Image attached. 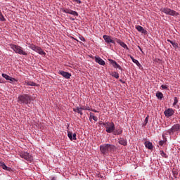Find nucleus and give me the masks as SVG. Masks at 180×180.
I'll use <instances>...</instances> for the list:
<instances>
[{
  "mask_svg": "<svg viewBox=\"0 0 180 180\" xmlns=\"http://www.w3.org/2000/svg\"><path fill=\"white\" fill-rule=\"evenodd\" d=\"M160 155H162V157H164L165 158H168V155H167V153H164V151H160Z\"/></svg>",
  "mask_w": 180,
  "mask_h": 180,
  "instance_id": "nucleus-31",
  "label": "nucleus"
},
{
  "mask_svg": "<svg viewBox=\"0 0 180 180\" xmlns=\"http://www.w3.org/2000/svg\"><path fill=\"white\" fill-rule=\"evenodd\" d=\"M79 39L82 41H85V38L84 37H79Z\"/></svg>",
  "mask_w": 180,
  "mask_h": 180,
  "instance_id": "nucleus-38",
  "label": "nucleus"
},
{
  "mask_svg": "<svg viewBox=\"0 0 180 180\" xmlns=\"http://www.w3.org/2000/svg\"><path fill=\"white\" fill-rule=\"evenodd\" d=\"M32 101V97L29 94L20 95L18 97V103H23L24 105H27Z\"/></svg>",
  "mask_w": 180,
  "mask_h": 180,
  "instance_id": "nucleus-2",
  "label": "nucleus"
},
{
  "mask_svg": "<svg viewBox=\"0 0 180 180\" xmlns=\"http://www.w3.org/2000/svg\"><path fill=\"white\" fill-rule=\"evenodd\" d=\"M58 74L59 75H62V77H63V78H65L66 79H70V78H71V73L68 72L60 70L58 72Z\"/></svg>",
  "mask_w": 180,
  "mask_h": 180,
  "instance_id": "nucleus-11",
  "label": "nucleus"
},
{
  "mask_svg": "<svg viewBox=\"0 0 180 180\" xmlns=\"http://www.w3.org/2000/svg\"><path fill=\"white\" fill-rule=\"evenodd\" d=\"M156 96L158 98V99H162V98H164V94H162L161 92L158 91L156 93Z\"/></svg>",
  "mask_w": 180,
  "mask_h": 180,
  "instance_id": "nucleus-25",
  "label": "nucleus"
},
{
  "mask_svg": "<svg viewBox=\"0 0 180 180\" xmlns=\"http://www.w3.org/2000/svg\"><path fill=\"white\" fill-rule=\"evenodd\" d=\"M19 155L21 158L26 160V161H32V160H33L30 154H29L27 152H20Z\"/></svg>",
  "mask_w": 180,
  "mask_h": 180,
  "instance_id": "nucleus-8",
  "label": "nucleus"
},
{
  "mask_svg": "<svg viewBox=\"0 0 180 180\" xmlns=\"http://www.w3.org/2000/svg\"><path fill=\"white\" fill-rule=\"evenodd\" d=\"M27 85L29 86H36V83L33 82H26Z\"/></svg>",
  "mask_w": 180,
  "mask_h": 180,
  "instance_id": "nucleus-26",
  "label": "nucleus"
},
{
  "mask_svg": "<svg viewBox=\"0 0 180 180\" xmlns=\"http://www.w3.org/2000/svg\"><path fill=\"white\" fill-rule=\"evenodd\" d=\"M167 41L170 43L174 49H178V43L175 42V41H171L170 39H167Z\"/></svg>",
  "mask_w": 180,
  "mask_h": 180,
  "instance_id": "nucleus-21",
  "label": "nucleus"
},
{
  "mask_svg": "<svg viewBox=\"0 0 180 180\" xmlns=\"http://www.w3.org/2000/svg\"><path fill=\"white\" fill-rule=\"evenodd\" d=\"M72 20H74V18H72Z\"/></svg>",
  "mask_w": 180,
  "mask_h": 180,
  "instance_id": "nucleus-45",
  "label": "nucleus"
},
{
  "mask_svg": "<svg viewBox=\"0 0 180 180\" xmlns=\"http://www.w3.org/2000/svg\"><path fill=\"white\" fill-rule=\"evenodd\" d=\"M10 47L17 54H20L22 56H27V53H26V51H23V49L22 48V46H20L19 45L10 44Z\"/></svg>",
  "mask_w": 180,
  "mask_h": 180,
  "instance_id": "nucleus-3",
  "label": "nucleus"
},
{
  "mask_svg": "<svg viewBox=\"0 0 180 180\" xmlns=\"http://www.w3.org/2000/svg\"><path fill=\"white\" fill-rule=\"evenodd\" d=\"M179 130H180V124H176L173 125L171 129L167 130V133H169L170 136H172L174 133H178Z\"/></svg>",
  "mask_w": 180,
  "mask_h": 180,
  "instance_id": "nucleus-6",
  "label": "nucleus"
},
{
  "mask_svg": "<svg viewBox=\"0 0 180 180\" xmlns=\"http://www.w3.org/2000/svg\"><path fill=\"white\" fill-rule=\"evenodd\" d=\"M103 126L105 127L107 133H113L115 130V123L113 122H104Z\"/></svg>",
  "mask_w": 180,
  "mask_h": 180,
  "instance_id": "nucleus-4",
  "label": "nucleus"
},
{
  "mask_svg": "<svg viewBox=\"0 0 180 180\" xmlns=\"http://www.w3.org/2000/svg\"><path fill=\"white\" fill-rule=\"evenodd\" d=\"M0 20H1L2 22H5V17H4V15H2L1 13L0 14Z\"/></svg>",
  "mask_w": 180,
  "mask_h": 180,
  "instance_id": "nucleus-33",
  "label": "nucleus"
},
{
  "mask_svg": "<svg viewBox=\"0 0 180 180\" xmlns=\"http://www.w3.org/2000/svg\"><path fill=\"white\" fill-rule=\"evenodd\" d=\"M114 136H119L120 134H122L123 133V130L119 129L117 131H113Z\"/></svg>",
  "mask_w": 180,
  "mask_h": 180,
  "instance_id": "nucleus-23",
  "label": "nucleus"
},
{
  "mask_svg": "<svg viewBox=\"0 0 180 180\" xmlns=\"http://www.w3.org/2000/svg\"><path fill=\"white\" fill-rule=\"evenodd\" d=\"M147 123H148V117H146L144 122H143V126H146Z\"/></svg>",
  "mask_w": 180,
  "mask_h": 180,
  "instance_id": "nucleus-32",
  "label": "nucleus"
},
{
  "mask_svg": "<svg viewBox=\"0 0 180 180\" xmlns=\"http://www.w3.org/2000/svg\"><path fill=\"white\" fill-rule=\"evenodd\" d=\"M161 88H162L163 89H167V85L162 84V85L161 86Z\"/></svg>",
  "mask_w": 180,
  "mask_h": 180,
  "instance_id": "nucleus-39",
  "label": "nucleus"
},
{
  "mask_svg": "<svg viewBox=\"0 0 180 180\" xmlns=\"http://www.w3.org/2000/svg\"><path fill=\"white\" fill-rule=\"evenodd\" d=\"M1 77H3V78H5V79H6V81H10L11 84H12L13 82H16V79L13 78V77H11L9 75L3 73L1 74Z\"/></svg>",
  "mask_w": 180,
  "mask_h": 180,
  "instance_id": "nucleus-12",
  "label": "nucleus"
},
{
  "mask_svg": "<svg viewBox=\"0 0 180 180\" xmlns=\"http://www.w3.org/2000/svg\"><path fill=\"white\" fill-rule=\"evenodd\" d=\"M174 113V110H172V108H168L167 110H165V115L166 117H171V116H172Z\"/></svg>",
  "mask_w": 180,
  "mask_h": 180,
  "instance_id": "nucleus-14",
  "label": "nucleus"
},
{
  "mask_svg": "<svg viewBox=\"0 0 180 180\" xmlns=\"http://www.w3.org/2000/svg\"><path fill=\"white\" fill-rule=\"evenodd\" d=\"M112 77H114V78H116L117 79L119 78V73L116 72H113L111 74Z\"/></svg>",
  "mask_w": 180,
  "mask_h": 180,
  "instance_id": "nucleus-27",
  "label": "nucleus"
},
{
  "mask_svg": "<svg viewBox=\"0 0 180 180\" xmlns=\"http://www.w3.org/2000/svg\"><path fill=\"white\" fill-rule=\"evenodd\" d=\"M130 58H131V60L132 61H134V60H135L133 56H130Z\"/></svg>",
  "mask_w": 180,
  "mask_h": 180,
  "instance_id": "nucleus-41",
  "label": "nucleus"
},
{
  "mask_svg": "<svg viewBox=\"0 0 180 180\" xmlns=\"http://www.w3.org/2000/svg\"><path fill=\"white\" fill-rule=\"evenodd\" d=\"M90 120H91V119H93V120H94V122H98V117L95 116V114H94L93 112H90Z\"/></svg>",
  "mask_w": 180,
  "mask_h": 180,
  "instance_id": "nucleus-22",
  "label": "nucleus"
},
{
  "mask_svg": "<svg viewBox=\"0 0 180 180\" xmlns=\"http://www.w3.org/2000/svg\"><path fill=\"white\" fill-rule=\"evenodd\" d=\"M145 146L146 148H148V150H153V143L148 141L145 142Z\"/></svg>",
  "mask_w": 180,
  "mask_h": 180,
  "instance_id": "nucleus-19",
  "label": "nucleus"
},
{
  "mask_svg": "<svg viewBox=\"0 0 180 180\" xmlns=\"http://www.w3.org/2000/svg\"><path fill=\"white\" fill-rule=\"evenodd\" d=\"M72 140H77V134H72Z\"/></svg>",
  "mask_w": 180,
  "mask_h": 180,
  "instance_id": "nucleus-35",
  "label": "nucleus"
},
{
  "mask_svg": "<svg viewBox=\"0 0 180 180\" xmlns=\"http://www.w3.org/2000/svg\"><path fill=\"white\" fill-rule=\"evenodd\" d=\"M62 12L64 13H68L69 15H72L73 16H78V13L77 11H74L70 8H63Z\"/></svg>",
  "mask_w": 180,
  "mask_h": 180,
  "instance_id": "nucleus-9",
  "label": "nucleus"
},
{
  "mask_svg": "<svg viewBox=\"0 0 180 180\" xmlns=\"http://www.w3.org/2000/svg\"><path fill=\"white\" fill-rule=\"evenodd\" d=\"M165 143V141H159V145H160V146H164Z\"/></svg>",
  "mask_w": 180,
  "mask_h": 180,
  "instance_id": "nucleus-36",
  "label": "nucleus"
},
{
  "mask_svg": "<svg viewBox=\"0 0 180 180\" xmlns=\"http://www.w3.org/2000/svg\"><path fill=\"white\" fill-rule=\"evenodd\" d=\"M161 11L163 13H165V15H169V16H178V13L174 10H171L170 8H163Z\"/></svg>",
  "mask_w": 180,
  "mask_h": 180,
  "instance_id": "nucleus-5",
  "label": "nucleus"
},
{
  "mask_svg": "<svg viewBox=\"0 0 180 180\" xmlns=\"http://www.w3.org/2000/svg\"><path fill=\"white\" fill-rule=\"evenodd\" d=\"M115 41L116 43L120 44L122 47H123V49H126V50H129V47H127V45L124 42H123L122 40L117 38H115Z\"/></svg>",
  "mask_w": 180,
  "mask_h": 180,
  "instance_id": "nucleus-13",
  "label": "nucleus"
},
{
  "mask_svg": "<svg viewBox=\"0 0 180 180\" xmlns=\"http://www.w3.org/2000/svg\"><path fill=\"white\" fill-rule=\"evenodd\" d=\"M95 61L96 63H97L98 64H99L100 65H105V60H103L102 58H101V57L99 56H96L95 57Z\"/></svg>",
  "mask_w": 180,
  "mask_h": 180,
  "instance_id": "nucleus-16",
  "label": "nucleus"
},
{
  "mask_svg": "<svg viewBox=\"0 0 180 180\" xmlns=\"http://www.w3.org/2000/svg\"><path fill=\"white\" fill-rule=\"evenodd\" d=\"M110 63L112 65V67H114V68H118V70H122V67H120L119 64L116 63V61L113 60H110Z\"/></svg>",
  "mask_w": 180,
  "mask_h": 180,
  "instance_id": "nucleus-18",
  "label": "nucleus"
},
{
  "mask_svg": "<svg viewBox=\"0 0 180 180\" xmlns=\"http://www.w3.org/2000/svg\"><path fill=\"white\" fill-rule=\"evenodd\" d=\"M30 49H31V50H33L34 51H36V53H38V54H40L41 56H46V52L42 51L41 48L36 46V45H31L30 46Z\"/></svg>",
  "mask_w": 180,
  "mask_h": 180,
  "instance_id": "nucleus-7",
  "label": "nucleus"
},
{
  "mask_svg": "<svg viewBox=\"0 0 180 180\" xmlns=\"http://www.w3.org/2000/svg\"><path fill=\"white\" fill-rule=\"evenodd\" d=\"M115 148H116V146H115V145H112L109 143H105L100 146V151L104 155L108 154L109 151H115Z\"/></svg>",
  "mask_w": 180,
  "mask_h": 180,
  "instance_id": "nucleus-1",
  "label": "nucleus"
},
{
  "mask_svg": "<svg viewBox=\"0 0 180 180\" xmlns=\"http://www.w3.org/2000/svg\"><path fill=\"white\" fill-rule=\"evenodd\" d=\"M173 175L174 178H176V176H178V173H176V172H173Z\"/></svg>",
  "mask_w": 180,
  "mask_h": 180,
  "instance_id": "nucleus-37",
  "label": "nucleus"
},
{
  "mask_svg": "<svg viewBox=\"0 0 180 180\" xmlns=\"http://www.w3.org/2000/svg\"><path fill=\"white\" fill-rule=\"evenodd\" d=\"M92 112H94L95 113H98V110H92Z\"/></svg>",
  "mask_w": 180,
  "mask_h": 180,
  "instance_id": "nucleus-43",
  "label": "nucleus"
},
{
  "mask_svg": "<svg viewBox=\"0 0 180 180\" xmlns=\"http://www.w3.org/2000/svg\"><path fill=\"white\" fill-rule=\"evenodd\" d=\"M133 63H134V64H136L138 67H141V64H140L139 60L134 59Z\"/></svg>",
  "mask_w": 180,
  "mask_h": 180,
  "instance_id": "nucleus-30",
  "label": "nucleus"
},
{
  "mask_svg": "<svg viewBox=\"0 0 180 180\" xmlns=\"http://www.w3.org/2000/svg\"><path fill=\"white\" fill-rule=\"evenodd\" d=\"M68 137H69L70 140L72 141V132L68 131Z\"/></svg>",
  "mask_w": 180,
  "mask_h": 180,
  "instance_id": "nucleus-29",
  "label": "nucleus"
},
{
  "mask_svg": "<svg viewBox=\"0 0 180 180\" xmlns=\"http://www.w3.org/2000/svg\"><path fill=\"white\" fill-rule=\"evenodd\" d=\"M138 47H139L140 51H141L143 53V49H141V47H140V46H138Z\"/></svg>",
  "mask_w": 180,
  "mask_h": 180,
  "instance_id": "nucleus-42",
  "label": "nucleus"
},
{
  "mask_svg": "<svg viewBox=\"0 0 180 180\" xmlns=\"http://www.w3.org/2000/svg\"><path fill=\"white\" fill-rule=\"evenodd\" d=\"M1 167L3 168V169H5L6 171H11V167H7V165L4 163H1Z\"/></svg>",
  "mask_w": 180,
  "mask_h": 180,
  "instance_id": "nucleus-24",
  "label": "nucleus"
},
{
  "mask_svg": "<svg viewBox=\"0 0 180 180\" xmlns=\"http://www.w3.org/2000/svg\"><path fill=\"white\" fill-rule=\"evenodd\" d=\"M81 108L82 110H91V108L88 105H83Z\"/></svg>",
  "mask_w": 180,
  "mask_h": 180,
  "instance_id": "nucleus-28",
  "label": "nucleus"
},
{
  "mask_svg": "<svg viewBox=\"0 0 180 180\" xmlns=\"http://www.w3.org/2000/svg\"><path fill=\"white\" fill-rule=\"evenodd\" d=\"M75 2H77V4H81V0H73Z\"/></svg>",
  "mask_w": 180,
  "mask_h": 180,
  "instance_id": "nucleus-40",
  "label": "nucleus"
},
{
  "mask_svg": "<svg viewBox=\"0 0 180 180\" xmlns=\"http://www.w3.org/2000/svg\"><path fill=\"white\" fill-rule=\"evenodd\" d=\"M51 180H56V177H53Z\"/></svg>",
  "mask_w": 180,
  "mask_h": 180,
  "instance_id": "nucleus-44",
  "label": "nucleus"
},
{
  "mask_svg": "<svg viewBox=\"0 0 180 180\" xmlns=\"http://www.w3.org/2000/svg\"><path fill=\"white\" fill-rule=\"evenodd\" d=\"M117 143L120 144L121 146H124V147H126L127 146V139L124 138H119L117 140Z\"/></svg>",
  "mask_w": 180,
  "mask_h": 180,
  "instance_id": "nucleus-15",
  "label": "nucleus"
},
{
  "mask_svg": "<svg viewBox=\"0 0 180 180\" xmlns=\"http://www.w3.org/2000/svg\"><path fill=\"white\" fill-rule=\"evenodd\" d=\"M103 39H104L105 43L108 44L112 43V44H116V41L112 39V37L108 35H103Z\"/></svg>",
  "mask_w": 180,
  "mask_h": 180,
  "instance_id": "nucleus-10",
  "label": "nucleus"
},
{
  "mask_svg": "<svg viewBox=\"0 0 180 180\" xmlns=\"http://www.w3.org/2000/svg\"><path fill=\"white\" fill-rule=\"evenodd\" d=\"M73 111L74 112H77V113H79V115H81V116H82V115H84L83 113H82V107H77L76 108H74L73 109Z\"/></svg>",
  "mask_w": 180,
  "mask_h": 180,
  "instance_id": "nucleus-20",
  "label": "nucleus"
},
{
  "mask_svg": "<svg viewBox=\"0 0 180 180\" xmlns=\"http://www.w3.org/2000/svg\"><path fill=\"white\" fill-rule=\"evenodd\" d=\"M136 30H138V32H140L141 33H142L143 34H147V30H144V28L140 25H137L136 27Z\"/></svg>",
  "mask_w": 180,
  "mask_h": 180,
  "instance_id": "nucleus-17",
  "label": "nucleus"
},
{
  "mask_svg": "<svg viewBox=\"0 0 180 180\" xmlns=\"http://www.w3.org/2000/svg\"><path fill=\"white\" fill-rule=\"evenodd\" d=\"M176 103H178V98H176V97H175L174 98V103H173V105H176Z\"/></svg>",
  "mask_w": 180,
  "mask_h": 180,
  "instance_id": "nucleus-34",
  "label": "nucleus"
}]
</instances>
